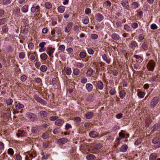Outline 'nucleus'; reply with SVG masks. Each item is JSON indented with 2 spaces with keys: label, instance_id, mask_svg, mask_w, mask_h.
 I'll return each mask as SVG.
<instances>
[{
  "label": "nucleus",
  "instance_id": "680f3d73",
  "mask_svg": "<svg viewBox=\"0 0 160 160\" xmlns=\"http://www.w3.org/2000/svg\"><path fill=\"white\" fill-rule=\"evenodd\" d=\"M2 30L3 32L6 33L8 32V28L6 26H3L2 28Z\"/></svg>",
  "mask_w": 160,
  "mask_h": 160
},
{
  "label": "nucleus",
  "instance_id": "bf43d9fd",
  "mask_svg": "<svg viewBox=\"0 0 160 160\" xmlns=\"http://www.w3.org/2000/svg\"><path fill=\"white\" fill-rule=\"evenodd\" d=\"M29 56H30V59L31 60L33 61L35 59V57L34 54H32L31 55L30 54H28V57H29Z\"/></svg>",
  "mask_w": 160,
  "mask_h": 160
},
{
  "label": "nucleus",
  "instance_id": "20e7f679",
  "mask_svg": "<svg viewBox=\"0 0 160 160\" xmlns=\"http://www.w3.org/2000/svg\"><path fill=\"white\" fill-rule=\"evenodd\" d=\"M102 147V146L101 144L94 145L93 148L92 149L93 152L97 153L98 152V150L100 149Z\"/></svg>",
  "mask_w": 160,
  "mask_h": 160
},
{
  "label": "nucleus",
  "instance_id": "f257e3e1",
  "mask_svg": "<svg viewBox=\"0 0 160 160\" xmlns=\"http://www.w3.org/2000/svg\"><path fill=\"white\" fill-rule=\"evenodd\" d=\"M26 116L28 119L32 122L36 121L38 119L37 116L32 112H27L26 114Z\"/></svg>",
  "mask_w": 160,
  "mask_h": 160
},
{
  "label": "nucleus",
  "instance_id": "f03ea898",
  "mask_svg": "<svg viewBox=\"0 0 160 160\" xmlns=\"http://www.w3.org/2000/svg\"><path fill=\"white\" fill-rule=\"evenodd\" d=\"M155 65V62L153 60H151L147 64V69L150 71H152L154 68Z\"/></svg>",
  "mask_w": 160,
  "mask_h": 160
},
{
  "label": "nucleus",
  "instance_id": "c9c22d12",
  "mask_svg": "<svg viewBox=\"0 0 160 160\" xmlns=\"http://www.w3.org/2000/svg\"><path fill=\"white\" fill-rule=\"evenodd\" d=\"M13 102V100L10 98L7 99L6 101V103L8 105H11Z\"/></svg>",
  "mask_w": 160,
  "mask_h": 160
},
{
  "label": "nucleus",
  "instance_id": "cd10ccee",
  "mask_svg": "<svg viewBox=\"0 0 160 160\" xmlns=\"http://www.w3.org/2000/svg\"><path fill=\"white\" fill-rule=\"evenodd\" d=\"M65 9V7L62 6H60L58 8V11L60 13L63 12H64Z\"/></svg>",
  "mask_w": 160,
  "mask_h": 160
},
{
  "label": "nucleus",
  "instance_id": "ddd939ff",
  "mask_svg": "<svg viewBox=\"0 0 160 160\" xmlns=\"http://www.w3.org/2000/svg\"><path fill=\"white\" fill-rule=\"evenodd\" d=\"M64 121L61 119L57 120L55 122V124L57 126H61L64 123Z\"/></svg>",
  "mask_w": 160,
  "mask_h": 160
},
{
  "label": "nucleus",
  "instance_id": "412c9836",
  "mask_svg": "<svg viewBox=\"0 0 160 160\" xmlns=\"http://www.w3.org/2000/svg\"><path fill=\"white\" fill-rule=\"evenodd\" d=\"M93 72V70L92 69L89 68L86 73V76L87 77H90L92 74Z\"/></svg>",
  "mask_w": 160,
  "mask_h": 160
},
{
  "label": "nucleus",
  "instance_id": "72a5a7b5",
  "mask_svg": "<svg viewBox=\"0 0 160 160\" xmlns=\"http://www.w3.org/2000/svg\"><path fill=\"white\" fill-rule=\"evenodd\" d=\"M14 151L12 148H9L8 150L7 153L11 156H12L14 154Z\"/></svg>",
  "mask_w": 160,
  "mask_h": 160
},
{
  "label": "nucleus",
  "instance_id": "bb28decb",
  "mask_svg": "<svg viewBox=\"0 0 160 160\" xmlns=\"http://www.w3.org/2000/svg\"><path fill=\"white\" fill-rule=\"evenodd\" d=\"M102 58L106 62L108 63H110V60L109 58H108L106 54H104L102 56Z\"/></svg>",
  "mask_w": 160,
  "mask_h": 160
},
{
  "label": "nucleus",
  "instance_id": "423d86ee",
  "mask_svg": "<svg viewBox=\"0 0 160 160\" xmlns=\"http://www.w3.org/2000/svg\"><path fill=\"white\" fill-rule=\"evenodd\" d=\"M138 46V44L137 42L134 41H132L130 42L129 47L130 48L133 50H134L135 48Z\"/></svg>",
  "mask_w": 160,
  "mask_h": 160
},
{
  "label": "nucleus",
  "instance_id": "39448f33",
  "mask_svg": "<svg viewBox=\"0 0 160 160\" xmlns=\"http://www.w3.org/2000/svg\"><path fill=\"white\" fill-rule=\"evenodd\" d=\"M152 143L154 144V146L156 148H158L160 146V143L159 139L157 138H154L152 140Z\"/></svg>",
  "mask_w": 160,
  "mask_h": 160
},
{
  "label": "nucleus",
  "instance_id": "0eeeda50",
  "mask_svg": "<svg viewBox=\"0 0 160 160\" xmlns=\"http://www.w3.org/2000/svg\"><path fill=\"white\" fill-rule=\"evenodd\" d=\"M158 102V98L157 97H154L152 100L150 105L152 107H155Z\"/></svg>",
  "mask_w": 160,
  "mask_h": 160
},
{
  "label": "nucleus",
  "instance_id": "4c0bfd02",
  "mask_svg": "<svg viewBox=\"0 0 160 160\" xmlns=\"http://www.w3.org/2000/svg\"><path fill=\"white\" fill-rule=\"evenodd\" d=\"M87 82V79L85 77H83L81 79V82L82 84L86 83Z\"/></svg>",
  "mask_w": 160,
  "mask_h": 160
},
{
  "label": "nucleus",
  "instance_id": "4d7b16f0",
  "mask_svg": "<svg viewBox=\"0 0 160 160\" xmlns=\"http://www.w3.org/2000/svg\"><path fill=\"white\" fill-rule=\"evenodd\" d=\"M98 36L95 34H92L91 35L90 37L93 39H95L98 38Z\"/></svg>",
  "mask_w": 160,
  "mask_h": 160
},
{
  "label": "nucleus",
  "instance_id": "f3484780",
  "mask_svg": "<svg viewBox=\"0 0 160 160\" xmlns=\"http://www.w3.org/2000/svg\"><path fill=\"white\" fill-rule=\"evenodd\" d=\"M93 115V114L92 112H88L86 113L85 114L86 118L88 119H91Z\"/></svg>",
  "mask_w": 160,
  "mask_h": 160
},
{
  "label": "nucleus",
  "instance_id": "473e14b6",
  "mask_svg": "<svg viewBox=\"0 0 160 160\" xmlns=\"http://www.w3.org/2000/svg\"><path fill=\"white\" fill-rule=\"evenodd\" d=\"M45 7L47 9H49L52 7V4L49 2H47L45 3Z\"/></svg>",
  "mask_w": 160,
  "mask_h": 160
},
{
  "label": "nucleus",
  "instance_id": "ea45409f",
  "mask_svg": "<svg viewBox=\"0 0 160 160\" xmlns=\"http://www.w3.org/2000/svg\"><path fill=\"white\" fill-rule=\"evenodd\" d=\"M110 94L112 95H114L116 93V91L115 88H112L109 91Z\"/></svg>",
  "mask_w": 160,
  "mask_h": 160
},
{
  "label": "nucleus",
  "instance_id": "aec40b11",
  "mask_svg": "<svg viewBox=\"0 0 160 160\" xmlns=\"http://www.w3.org/2000/svg\"><path fill=\"white\" fill-rule=\"evenodd\" d=\"M47 49H48V51H47V53L49 56H51V54L54 52L55 50L54 48H52V47L48 48Z\"/></svg>",
  "mask_w": 160,
  "mask_h": 160
},
{
  "label": "nucleus",
  "instance_id": "4be33fe9",
  "mask_svg": "<svg viewBox=\"0 0 160 160\" xmlns=\"http://www.w3.org/2000/svg\"><path fill=\"white\" fill-rule=\"evenodd\" d=\"M111 37L113 40L116 41L118 40L120 38L119 36L116 33L112 34L111 36Z\"/></svg>",
  "mask_w": 160,
  "mask_h": 160
},
{
  "label": "nucleus",
  "instance_id": "e433bc0d",
  "mask_svg": "<svg viewBox=\"0 0 160 160\" xmlns=\"http://www.w3.org/2000/svg\"><path fill=\"white\" fill-rule=\"evenodd\" d=\"M15 108L17 109H19L24 108V105L20 103H18L16 106Z\"/></svg>",
  "mask_w": 160,
  "mask_h": 160
},
{
  "label": "nucleus",
  "instance_id": "2eb2a0df",
  "mask_svg": "<svg viewBox=\"0 0 160 160\" xmlns=\"http://www.w3.org/2000/svg\"><path fill=\"white\" fill-rule=\"evenodd\" d=\"M126 92L125 90H122L119 92L120 98L121 99H123L125 97Z\"/></svg>",
  "mask_w": 160,
  "mask_h": 160
},
{
  "label": "nucleus",
  "instance_id": "f8f14e48",
  "mask_svg": "<svg viewBox=\"0 0 160 160\" xmlns=\"http://www.w3.org/2000/svg\"><path fill=\"white\" fill-rule=\"evenodd\" d=\"M85 87L87 91L88 92H90L92 91L93 88L92 85L91 84L89 83L86 84L85 86Z\"/></svg>",
  "mask_w": 160,
  "mask_h": 160
},
{
  "label": "nucleus",
  "instance_id": "a19ab883",
  "mask_svg": "<svg viewBox=\"0 0 160 160\" xmlns=\"http://www.w3.org/2000/svg\"><path fill=\"white\" fill-rule=\"evenodd\" d=\"M25 54L24 52H20L19 54V58L21 59H23L25 57Z\"/></svg>",
  "mask_w": 160,
  "mask_h": 160
},
{
  "label": "nucleus",
  "instance_id": "9d476101",
  "mask_svg": "<svg viewBox=\"0 0 160 160\" xmlns=\"http://www.w3.org/2000/svg\"><path fill=\"white\" fill-rule=\"evenodd\" d=\"M42 131V130L41 128L38 127H34L32 129V132L35 133H39L40 132Z\"/></svg>",
  "mask_w": 160,
  "mask_h": 160
},
{
  "label": "nucleus",
  "instance_id": "c03bdc74",
  "mask_svg": "<svg viewBox=\"0 0 160 160\" xmlns=\"http://www.w3.org/2000/svg\"><path fill=\"white\" fill-rule=\"evenodd\" d=\"M145 123L147 126H148L149 123L151 122V119L149 118H147L145 120Z\"/></svg>",
  "mask_w": 160,
  "mask_h": 160
},
{
  "label": "nucleus",
  "instance_id": "393cba45",
  "mask_svg": "<svg viewBox=\"0 0 160 160\" xmlns=\"http://www.w3.org/2000/svg\"><path fill=\"white\" fill-rule=\"evenodd\" d=\"M95 158V156L92 154H88L86 156V159L88 160H94Z\"/></svg>",
  "mask_w": 160,
  "mask_h": 160
},
{
  "label": "nucleus",
  "instance_id": "13d9d810",
  "mask_svg": "<svg viewBox=\"0 0 160 160\" xmlns=\"http://www.w3.org/2000/svg\"><path fill=\"white\" fill-rule=\"evenodd\" d=\"M87 51L89 54L90 55H92L94 53L93 50L91 48H87Z\"/></svg>",
  "mask_w": 160,
  "mask_h": 160
},
{
  "label": "nucleus",
  "instance_id": "5fc2aeb1",
  "mask_svg": "<svg viewBox=\"0 0 160 160\" xmlns=\"http://www.w3.org/2000/svg\"><path fill=\"white\" fill-rule=\"evenodd\" d=\"M34 99L38 102H39L41 100V98H40L39 96L37 95H35L34 96Z\"/></svg>",
  "mask_w": 160,
  "mask_h": 160
},
{
  "label": "nucleus",
  "instance_id": "052dcab7",
  "mask_svg": "<svg viewBox=\"0 0 160 160\" xmlns=\"http://www.w3.org/2000/svg\"><path fill=\"white\" fill-rule=\"evenodd\" d=\"M53 132L54 134H57L60 132L59 129L58 128L54 129L53 131Z\"/></svg>",
  "mask_w": 160,
  "mask_h": 160
},
{
  "label": "nucleus",
  "instance_id": "a211bd4d",
  "mask_svg": "<svg viewBox=\"0 0 160 160\" xmlns=\"http://www.w3.org/2000/svg\"><path fill=\"white\" fill-rule=\"evenodd\" d=\"M68 139L66 138H62L58 140V142L61 144H64L66 143Z\"/></svg>",
  "mask_w": 160,
  "mask_h": 160
},
{
  "label": "nucleus",
  "instance_id": "dca6fc26",
  "mask_svg": "<svg viewBox=\"0 0 160 160\" xmlns=\"http://www.w3.org/2000/svg\"><path fill=\"white\" fill-rule=\"evenodd\" d=\"M97 20L99 21H102L104 18L103 16L101 14L98 13L96 15Z\"/></svg>",
  "mask_w": 160,
  "mask_h": 160
},
{
  "label": "nucleus",
  "instance_id": "79ce46f5",
  "mask_svg": "<svg viewBox=\"0 0 160 160\" xmlns=\"http://www.w3.org/2000/svg\"><path fill=\"white\" fill-rule=\"evenodd\" d=\"M138 95L139 98H143L145 95V93L143 92H139L138 93Z\"/></svg>",
  "mask_w": 160,
  "mask_h": 160
},
{
  "label": "nucleus",
  "instance_id": "6e6d98bb",
  "mask_svg": "<svg viewBox=\"0 0 160 160\" xmlns=\"http://www.w3.org/2000/svg\"><path fill=\"white\" fill-rule=\"evenodd\" d=\"M124 29L127 31H130V27L127 24H125L124 26Z\"/></svg>",
  "mask_w": 160,
  "mask_h": 160
},
{
  "label": "nucleus",
  "instance_id": "3c124183",
  "mask_svg": "<svg viewBox=\"0 0 160 160\" xmlns=\"http://www.w3.org/2000/svg\"><path fill=\"white\" fill-rule=\"evenodd\" d=\"M65 49V46L63 45H60L58 48V50L62 51H64Z\"/></svg>",
  "mask_w": 160,
  "mask_h": 160
},
{
  "label": "nucleus",
  "instance_id": "49530a36",
  "mask_svg": "<svg viewBox=\"0 0 160 160\" xmlns=\"http://www.w3.org/2000/svg\"><path fill=\"white\" fill-rule=\"evenodd\" d=\"M138 3L137 2H133L132 4V7L134 9H136L138 7Z\"/></svg>",
  "mask_w": 160,
  "mask_h": 160
},
{
  "label": "nucleus",
  "instance_id": "09e8293b",
  "mask_svg": "<svg viewBox=\"0 0 160 160\" xmlns=\"http://www.w3.org/2000/svg\"><path fill=\"white\" fill-rule=\"evenodd\" d=\"M12 0H3V4L4 5H7L9 4Z\"/></svg>",
  "mask_w": 160,
  "mask_h": 160
},
{
  "label": "nucleus",
  "instance_id": "7ed1b4c3",
  "mask_svg": "<svg viewBox=\"0 0 160 160\" xmlns=\"http://www.w3.org/2000/svg\"><path fill=\"white\" fill-rule=\"evenodd\" d=\"M73 25V23L72 22L67 23L64 28V31L68 33L70 32Z\"/></svg>",
  "mask_w": 160,
  "mask_h": 160
},
{
  "label": "nucleus",
  "instance_id": "6e6552de",
  "mask_svg": "<svg viewBox=\"0 0 160 160\" xmlns=\"http://www.w3.org/2000/svg\"><path fill=\"white\" fill-rule=\"evenodd\" d=\"M99 133L95 131H92L89 133V136L92 138H95L98 136Z\"/></svg>",
  "mask_w": 160,
  "mask_h": 160
},
{
  "label": "nucleus",
  "instance_id": "b1692460",
  "mask_svg": "<svg viewBox=\"0 0 160 160\" xmlns=\"http://www.w3.org/2000/svg\"><path fill=\"white\" fill-rule=\"evenodd\" d=\"M158 157L157 154L156 153H153L150 155L149 156L150 160H154Z\"/></svg>",
  "mask_w": 160,
  "mask_h": 160
},
{
  "label": "nucleus",
  "instance_id": "9b49d317",
  "mask_svg": "<svg viewBox=\"0 0 160 160\" xmlns=\"http://www.w3.org/2000/svg\"><path fill=\"white\" fill-rule=\"evenodd\" d=\"M98 89L99 90H102L104 88V85L103 82L101 81H96Z\"/></svg>",
  "mask_w": 160,
  "mask_h": 160
},
{
  "label": "nucleus",
  "instance_id": "c756f323",
  "mask_svg": "<svg viewBox=\"0 0 160 160\" xmlns=\"http://www.w3.org/2000/svg\"><path fill=\"white\" fill-rule=\"evenodd\" d=\"M80 70L78 68H75L73 70V73L75 75L77 76L79 74Z\"/></svg>",
  "mask_w": 160,
  "mask_h": 160
},
{
  "label": "nucleus",
  "instance_id": "58836bf2",
  "mask_svg": "<svg viewBox=\"0 0 160 160\" xmlns=\"http://www.w3.org/2000/svg\"><path fill=\"white\" fill-rule=\"evenodd\" d=\"M121 5L123 7H127L128 6V3L126 1H123L121 3Z\"/></svg>",
  "mask_w": 160,
  "mask_h": 160
},
{
  "label": "nucleus",
  "instance_id": "4468645a",
  "mask_svg": "<svg viewBox=\"0 0 160 160\" xmlns=\"http://www.w3.org/2000/svg\"><path fill=\"white\" fill-rule=\"evenodd\" d=\"M39 114L41 118H43L47 117L48 113L45 111H41L39 112Z\"/></svg>",
  "mask_w": 160,
  "mask_h": 160
},
{
  "label": "nucleus",
  "instance_id": "a18cd8bd",
  "mask_svg": "<svg viewBox=\"0 0 160 160\" xmlns=\"http://www.w3.org/2000/svg\"><path fill=\"white\" fill-rule=\"evenodd\" d=\"M58 118V116H52L49 118V119L50 121H53L57 120Z\"/></svg>",
  "mask_w": 160,
  "mask_h": 160
},
{
  "label": "nucleus",
  "instance_id": "7c9ffc66",
  "mask_svg": "<svg viewBox=\"0 0 160 160\" xmlns=\"http://www.w3.org/2000/svg\"><path fill=\"white\" fill-rule=\"evenodd\" d=\"M40 57L42 60H45L47 58L48 56L45 53H44L40 55Z\"/></svg>",
  "mask_w": 160,
  "mask_h": 160
},
{
  "label": "nucleus",
  "instance_id": "603ef678",
  "mask_svg": "<svg viewBox=\"0 0 160 160\" xmlns=\"http://www.w3.org/2000/svg\"><path fill=\"white\" fill-rule=\"evenodd\" d=\"M138 24L136 22L132 23L131 24V26L133 28L136 29L138 27Z\"/></svg>",
  "mask_w": 160,
  "mask_h": 160
},
{
  "label": "nucleus",
  "instance_id": "774afa93",
  "mask_svg": "<svg viewBox=\"0 0 160 160\" xmlns=\"http://www.w3.org/2000/svg\"><path fill=\"white\" fill-rule=\"evenodd\" d=\"M49 142H45L43 143V146L45 148H47L49 146Z\"/></svg>",
  "mask_w": 160,
  "mask_h": 160
},
{
  "label": "nucleus",
  "instance_id": "0e129e2a",
  "mask_svg": "<svg viewBox=\"0 0 160 160\" xmlns=\"http://www.w3.org/2000/svg\"><path fill=\"white\" fill-rule=\"evenodd\" d=\"M154 129H158L160 128V123H156L154 125Z\"/></svg>",
  "mask_w": 160,
  "mask_h": 160
},
{
  "label": "nucleus",
  "instance_id": "de8ad7c7",
  "mask_svg": "<svg viewBox=\"0 0 160 160\" xmlns=\"http://www.w3.org/2000/svg\"><path fill=\"white\" fill-rule=\"evenodd\" d=\"M47 70V67L45 65H42L40 68V70L43 72H45Z\"/></svg>",
  "mask_w": 160,
  "mask_h": 160
},
{
  "label": "nucleus",
  "instance_id": "a878e982",
  "mask_svg": "<svg viewBox=\"0 0 160 160\" xmlns=\"http://www.w3.org/2000/svg\"><path fill=\"white\" fill-rule=\"evenodd\" d=\"M28 5H24L22 7L21 9V11L24 13H26L28 12Z\"/></svg>",
  "mask_w": 160,
  "mask_h": 160
},
{
  "label": "nucleus",
  "instance_id": "6ab92c4d",
  "mask_svg": "<svg viewBox=\"0 0 160 160\" xmlns=\"http://www.w3.org/2000/svg\"><path fill=\"white\" fill-rule=\"evenodd\" d=\"M75 66L76 67L80 68H82L84 67V64L82 62H75Z\"/></svg>",
  "mask_w": 160,
  "mask_h": 160
},
{
  "label": "nucleus",
  "instance_id": "69168bd1",
  "mask_svg": "<svg viewBox=\"0 0 160 160\" xmlns=\"http://www.w3.org/2000/svg\"><path fill=\"white\" fill-rule=\"evenodd\" d=\"M27 78L25 75H22L21 76L20 78V79L22 82L25 81L26 80Z\"/></svg>",
  "mask_w": 160,
  "mask_h": 160
},
{
  "label": "nucleus",
  "instance_id": "e2e57ef3",
  "mask_svg": "<svg viewBox=\"0 0 160 160\" xmlns=\"http://www.w3.org/2000/svg\"><path fill=\"white\" fill-rule=\"evenodd\" d=\"M48 137V134L47 133H44L42 136V138L44 139H46Z\"/></svg>",
  "mask_w": 160,
  "mask_h": 160
},
{
  "label": "nucleus",
  "instance_id": "f704fd0d",
  "mask_svg": "<svg viewBox=\"0 0 160 160\" xmlns=\"http://www.w3.org/2000/svg\"><path fill=\"white\" fill-rule=\"evenodd\" d=\"M72 72L71 69L70 68H66L65 72L68 75H70L71 74Z\"/></svg>",
  "mask_w": 160,
  "mask_h": 160
},
{
  "label": "nucleus",
  "instance_id": "8fccbe9b",
  "mask_svg": "<svg viewBox=\"0 0 160 160\" xmlns=\"http://www.w3.org/2000/svg\"><path fill=\"white\" fill-rule=\"evenodd\" d=\"M151 28L152 30H155L158 28L157 25L155 23H153L151 25Z\"/></svg>",
  "mask_w": 160,
  "mask_h": 160
},
{
  "label": "nucleus",
  "instance_id": "5701e85b",
  "mask_svg": "<svg viewBox=\"0 0 160 160\" xmlns=\"http://www.w3.org/2000/svg\"><path fill=\"white\" fill-rule=\"evenodd\" d=\"M128 147L126 144H124L121 146L120 148V151L122 152H125L127 150Z\"/></svg>",
  "mask_w": 160,
  "mask_h": 160
},
{
  "label": "nucleus",
  "instance_id": "864d4df0",
  "mask_svg": "<svg viewBox=\"0 0 160 160\" xmlns=\"http://www.w3.org/2000/svg\"><path fill=\"white\" fill-rule=\"evenodd\" d=\"M15 13L16 14H18L20 12V9L18 7H16L14 10Z\"/></svg>",
  "mask_w": 160,
  "mask_h": 160
},
{
  "label": "nucleus",
  "instance_id": "c85d7f7f",
  "mask_svg": "<svg viewBox=\"0 0 160 160\" xmlns=\"http://www.w3.org/2000/svg\"><path fill=\"white\" fill-rule=\"evenodd\" d=\"M111 5V3L110 1H105L104 3L103 4V7L107 8L108 7H108H110V6Z\"/></svg>",
  "mask_w": 160,
  "mask_h": 160
},
{
  "label": "nucleus",
  "instance_id": "1a4fd4ad",
  "mask_svg": "<svg viewBox=\"0 0 160 160\" xmlns=\"http://www.w3.org/2000/svg\"><path fill=\"white\" fill-rule=\"evenodd\" d=\"M40 7L38 5L36 6H33L31 8V11L32 13H34L35 12H38L40 11Z\"/></svg>",
  "mask_w": 160,
  "mask_h": 160
},
{
  "label": "nucleus",
  "instance_id": "37998d69",
  "mask_svg": "<svg viewBox=\"0 0 160 160\" xmlns=\"http://www.w3.org/2000/svg\"><path fill=\"white\" fill-rule=\"evenodd\" d=\"M79 56L81 58H84L86 56V53L84 52H82L80 53Z\"/></svg>",
  "mask_w": 160,
  "mask_h": 160
},
{
  "label": "nucleus",
  "instance_id": "338daca9",
  "mask_svg": "<svg viewBox=\"0 0 160 160\" xmlns=\"http://www.w3.org/2000/svg\"><path fill=\"white\" fill-rule=\"evenodd\" d=\"M39 102L40 103L43 105H46L47 104V102L42 99H41V100Z\"/></svg>",
  "mask_w": 160,
  "mask_h": 160
},
{
  "label": "nucleus",
  "instance_id": "2f4dec72",
  "mask_svg": "<svg viewBox=\"0 0 160 160\" xmlns=\"http://www.w3.org/2000/svg\"><path fill=\"white\" fill-rule=\"evenodd\" d=\"M84 24H87L89 22V20L88 17L86 16L83 18L82 20Z\"/></svg>",
  "mask_w": 160,
  "mask_h": 160
}]
</instances>
